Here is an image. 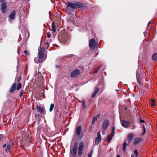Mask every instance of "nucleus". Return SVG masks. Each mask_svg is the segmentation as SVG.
<instances>
[{
  "label": "nucleus",
  "instance_id": "4468645a",
  "mask_svg": "<svg viewBox=\"0 0 157 157\" xmlns=\"http://www.w3.org/2000/svg\"><path fill=\"white\" fill-rule=\"evenodd\" d=\"M134 135L132 133H129L128 136V140L129 143H130L133 140Z\"/></svg>",
  "mask_w": 157,
  "mask_h": 157
},
{
  "label": "nucleus",
  "instance_id": "bb28decb",
  "mask_svg": "<svg viewBox=\"0 0 157 157\" xmlns=\"http://www.w3.org/2000/svg\"><path fill=\"white\" fill-rule=\"evenodd\" d=\"M23 93L24 90H21L19 95L20 98H21L22 97Z\"/></svg>",
  "mask_w": 157,
  "mask_h": 157
},
{
  "label": "nucleus",
  "instance_id": "a19ab883",
  "mask_svg": "<svg viewBox=\"0 0 157 157\" xmlns=\"http://www.w3.org/2000/svg\"><path fill=\"white\" fill-rule=\"evenodd\" d=\"M151 105L152 107H154L155 106V104L154 103H152L151 104Z\"/></svg>",
  "mask_w": 157,
  "mask_h": 157
},
{
  "label": "nucleus",
  "instance_id": "a18cd8bd",
  "mask_svg": "<svg viewBox=\"0 0 157 157\" xmlns=\"http://www.w3.org/2000/svg\"><path fill=\"white\" fill-rule=\"evenodd\" d=\"M106 141L108 143V135L106 137Z\"/></svg>",
  "mask_w": 157,
  "mask_h": 157
},
{
  "label": "nucleus",
  "instance_id": "37998d69",
  "mask_svg": "<svg viewBox=\"0 0 157 157\" xmlns=\"http://www.w3.org/2000/svg\"><path fill=\"white\" fill-rule=\"evenodd\" d=\"M92 127H89V128H88V130L89 131H90L91 130Z\"/></svg>",
  "mask_w": 157,
  "mask_h": 157
},
{
  "label": "nucleus",
  "instance_id": "a878e982",
  "mask_svg": "<svg viewBox=\"0 0 157 157\" xmlns=\"http://www.w3.org/2000/svg\"><path fill=\"white\" fill-rule=\"evenodd\" d=\"M22 86L21 83H19L17 85V86L16 87V90H19L21 88Z\"/></svg>",
  "mask_w": 157,
  "mask_h": 157
},
{
  "label": "nucleus",
  "instance_id": "0eeeda50",
  "mask_svg": "<svg viewBox=\"0 0 157 157\" xmlns=\"http://www.w3.org/2000/svg\"><path fill=\"white\" fill-rule=\"evenodd\" d=\"M7 4L6 3H4L2 4L1 10L2 13L5 14L6 13V10L7 8Z\"/></svg>",
  "mask_w": 157,
  "mask_h": 157
},
{
  "label": "nucleus",
  "instance_id": "2eb2a0df",
  "mask_svg": "<svg viewBox=\"0 0 157 157\" xmlns=\"http://www.w3.org/2000/svg\"><path fill=\"white\" fill-rule=\"evenodd\" d=\"M142 141V139L140 137H137L134 140L133 142L134 144L136 145L140 143V142Z\"/></svg>",
  "mask_w": 157,
  "mask_h": 157
},
{
  "label": "nucleus",
  "instance_id": "de8ad7c7",
  "mask_svg": "<svg viewBox=\"0 0 157 157\" xmlns=\"http://www.w3.org/2000/svg\"><path fill=\"white\" fill-rule=\"evenodd\" d=\"M95 121L92 120V124H94V123Z\"/></svg>",
  "mask_w": 157,
  "mask_h": 157
},
{
  "label": "nucleus",
  "instance_id": "864d4df0",
  "mask_svg": "<svg viewBox=\"0 0 157 157\" xmlns=\"http://www.w3.org/2000/svg\"><path fill=\"white\" fill-rule=\"evenodd\" d=\"M117 157H120L119 156V155H118L117 156Z\"/></svg>",
  "mask_w": 157,
  "mask_h": 157
},
{
  "label": "nucleus",
  "instance_id": "4be33fe9",
  "mask_svg": "<svg viewBox=\"0 0 157 157\" xmlns=\"http://www.w3.org/2000/svg\"><path fill=\"white\" fill-rule=\"evenodd\" d=\"M54 105L53 104L51 103L50 105L49 109V111L50 112H52L54 108Z\"/></svg>",
  "mask_w": 157,
  "mask_h": 157
},
{
  "label": "nucleus",
  "instance_id": "9d476101",
  "mask_svg": "<svg viewBox=\"0 0 157 157\" xmlns=\"http://www.w3.org/2000/svg\"><path fill=\"white\" fill-rule=\"evenodd\" d=\"M16 84L15 83H13L11 86V88L10 89L9 92L10 93L13 92L16 89Z\"/></svg>",
  "mask_w": 157,
  "mask_h": 157
},
{
  "label": "nucleus",
  "instance_id": "4d7b16f0",
  "mask_svg": "<svg viewBox=\"0 0 157 157\" xmlns=\"http://www.w3.org/2000/svg\"><path fill=\"white\" fill-rule=\"evenodd\" d=\"M39 122H40V120L39 121Z\"/></svg>",
  "mask_w": 157,
  "mask_h": 157
},
{
  "label": "nucleus",
  "instance_id": "5fc2aeb1",
  "mask_svg": "<svg viewBox=\"0 0 157 157\" xmlns=\"http://www.w3.org/2000/svg\"><path fill=\"white\" fill-rule=\"evenodd\" d=\"M125 108V109H127V108L126 107Z\"/></svg>",
  "mask_w": 157,
  "mask_h": 157
},
{
  "label": "nucleus",
  "instance_id": "6ab92c4d",
  "mask_svg": "<svg viewBox=\"0 0 157 157\" xmlns=\"http://www.w3.org/2000/svg\"><path fill=\"white\" fill-rule=\"evenodd\" d=\"M114 131L115 128L114 127H113L112 128V130L111 132V137H110L109 136V142L112 139V137L113 136L114 134Z\"/></svg>",
  "mask_w": 157,
  "mask_h": 157
},
{
  "label": "nucleus",
  "instance_id": "cd10ccee",
  "mask_svg": "<svg viewBox=\"0 0 157 157\" xmlns=\"http://www.w3.org/2000/svg\"><path fill=\"white\" fill-rule=\"evenodd\" d=\"M51 40L50 39L48 41L46 42V44L47 45V47H46L47 49L48 48V47L49 44V43L51 42Z\"/></svg>",
  "mask_w": 157,
  "mask_h": 157
},
{
  "label": "nucleus",
  "instance_id": "423d86ee",
  "mask_svg": "<svg viewBox=\"0 0 157 157\" xmlns=\"http://www.w3.org/2000/svg\"><path fill=\"white\" fill-rule=\"evenodd\" d=\"M96 41L95 39L92 38L90 40L89 44V47L93 49H94L95 48L96 46Z\"/></svg>",
  "mask_w": 157,
  "mask_h": 157
},
{
  "label": "nucleus",
  "instance_id": "f704fd0d",
  "mask_svg": "<svg viewBox=\"0 0 157 157\" xmlns=\"http://www.w3.org/2000/svg\"><path fill=\"white\" fill-rule=\"evenodd\" d=\"M21 80V78L20 77H19L17 78V82H20V81Z\"/></svg>",
  "mask_w": 157,
  "mask_h": 157
},
{
  "label": "nucleus",
  "instance_id": "473e14b6",
  "mask_svg": "<svg viewBox=\"0 0 157 157\" xmlns=\"http://www.w3.org/2000/svg\"><path fill=\"white\" fill-rule=\"evenodd\" d=\"M0 139H3L4 137V136L3 134H0Z\"/></svg>",
  "mask_w": 157,
  "mask_h": 157
},
{
  "label": "nucleus",
  "instance_id": "b1692460",
  "mask_svg": "<svg viewBox=\"0 0 157 157\" xmlns=\"http://www.w3.org/2000/svg\"><path fill=\"white\" fill-rule=\"evenodd\" d=\"M82 106L84 109H85L86 108V101L84 99L82 100Z\"/></svg>",
  "mask_w": 157,
  "mask_h": 157
},
{
  "label": "nucleus",
  "instance_id": "39448f33",
  "mask_svg": "<svg viewBox=\"0 0 157 157\" xmlns=\"http://www.w3.org/2000/svg\"><path fill=\"white\" fill-rule=\"evenodd\" d=\"M80 73L79 70L78 69H75L72 71L71 74V76L73 78L76 77L80 75Z\"/></svg>",
  "mask_w": 157,
  "mask_h": 157
},
{
  "label": "nucleus",
  "instance_id": "c85d7f7f",
  "mask_svg": "<svg viewBox=\"0 0 157 157\" xmlns=\"http://www.w3.org/2000/svg\"><path fill=\"white\" fill-rule=\"evenodd\" d=\"M143 132L142 134V135H144L146 133V129L144 125L143 126Z\"/></svg>",
  "mask_w": 157,
  "mask_h": 157
},
{
  "label": "nucleus",
  "instance_id": "1a4fd4ad",
  "mask_svg": "<svg viewBox=\"0 0 157 157\" xmlns=\"http://www.w3.org/2000/svg\"><path fill=\"white\" fill-rule=\"evenodd\" d=\"M16 11L14 10H13V12L11 13L9 17V18L10 20H12L15 19Z\"/></svg>",
  "mask_w": 157,
  "mask_h": 157
},
{
  "label": "nucleus",
  "instance_id": "4c0bfd02",
  "mask_svg": "<svg viewBox=\"0 0 157 157\" xmlns=\"http://www.w3.org/2000/svg\"><path fill=\"white\" fill-rule=\"evenodd\" d=\"M100 114H98L95 117L98 119V118H99L100 117Z\"/></svg>",
  "mask_w": 157,
  "mask_h": 157
},
{
  "label": "nucleus",
  "instance_id": "5701e85b",
  "mask_svg": "<svg viewBox=\"0 0 157 157\" xmlns=\"http://www.w3.org/2000/svg\"><path fill=\"white\" fill-rule=\"evenodd\" d=\"M152 59L154 60L157 61V53H155L153 55Z\"/></svg>",
  "mask_w": 157,
  "mask_h": 157
},
{
  "label": "nucleus",
  "instance_id": "c9c22d12",
  "mask_svg": "<svg viewBox=\"0 0 157 157\" xmlns=\"http://www.w3.org/2000/svg\"><path fill=\"white\" fill-rule=\"evenodd\" d=\"M47 35L48 37V38H49L50 37L51 35L48 32L47 33Z\"/></svg>",
  "mask_w": 157,
  "mask_h": 157
},
{
  "label": "nucleus",
  "instance_id": "dca6fc26",
  "mask_svg": "<svg viewBox=\"0 0 157 157\" xmlns=\"http://www.w3.org/2000/svg\"><path fill=\"white\" fill-rule=\"evenodd\" d=\"M103 128L104 130H106L108 126V120H106L104 121L102 124Z\"/></svg>",
  "mask_w": 157,
  "mask_h": 157
},
{
  "label": "nucleus",
  "instance_id": "09e8293b",
  "mask_svg": "<svg viewBox=\"0 0 157 157\" xmlns=\"http://www.w3.org/2000/svg\"><path fill=\"white\" fill-rule=\"evenodd\" d=\"M40 116V114H38L36 115V116L37 117H39Z\"/></svg>",
  "mask_w": 157,
  "mask_h": 157
},
{
  "label": "nucleus",
  "instance_id": "393cba45",
  "mask_svg": "<svg viewBox=\"0 0 157 157\" xmlns=\"http://www.w3.org/2000/svg\"><path fill=\"white\" fill-rule=\"evenodd\" d=\"M100 67H96L95 69L94 70V74H96L97 73L98 71L99 70Z\"/></svg>",
  "mask_w": 157,
  "mask_h": 157
},
{
  "label": "nucleus",
  "instance_id": "58836bf2",
  "mask_svg": "<svg viewBox=\"0 0 157 157\" xmlns=\"http://www.w3.org/2000/svg\"><path fill=\"white\" fill-rule=\"evenodd\" d=\"M105 130H104V129H103V130L102 131V134L103 135H104L105 134Z\"/></svg>",
  "mask_w": 157,
  "mask_h": 157
},
{
  "label": "nucleus",
  "instance_id": "20e7f679",
  "mask_svg": "<svg viewBox=\"0 0 157 157\" xmlns=\"http://www.w3.org/2000/svg\"><path fill=\"white\" fill-rule=\"evenodd\" d=\"M44 48H41L40 47V49H38V56L39 59V63H42L43 61V57L44 56Z\"/></svg>",
  "mask_w": 157,
  "mask_h": 157
},
{
  "label": "nucleus",
  "instance_id": "9b49d317",
  "mask_svg": "<svg viewBox=\"0 0 157 157\" xmlns=\"http://www.w3.org/2000/svg\"><path fill=\"white\" fill-rule=\"evenodd\" d=\"M82 131V127L81 126H77L76 128L75 133L77 135H79L81 134V132Z\"/></svg>",
  "mask_w": 157,
  "mask_h": 157
},
{
  "label": "nucleus",
  "instance_id": "7ed1b4c3",
  "mask_svg": "<svg viewBox=\"0 0 157 157\" xmlns=\"http://www.w3.org/2000/svg\"><path fill=\"white\" fill-rule=\"evenodd\" d=\"M59 39L63 43H65L70 38V36L67 33L59 34L58 35Z\"/></svg>",
  "mask_w": 157,
  "mask_h": 157
},
{
  "label": "nucleus",
  "instance_id": "72a5a7b5",
  "mask_svg": "<svg viewBox=\"0 0 157 157\" xmlns=\"http://www.w3.org/2000/svg\"><path fill=\"white\" fill-rule=\"evenodd\" d=\"M0 2L2 3V4L3 3H6L5 2V0H0Z\"/></svg>",
  "mask_w": 157,
  "mask_h": 157
},
{
  "label": "nucleus",
  "instance_id": "3c124183",
  "mask_svg": "<svg viewBox=\"0 0 157 157\" xmlns=\"http://www.w3.org/2000/svg\"><path fill=\"white\" fill-rule=\"evenodd\" d=\"M134 126H133V128H132V129H134Z\"/></svg>",
  "mask_w": 157,
  "mask_h": 157
},
{
  "label": "nucleus",
  "instance_id": "6e6d98bb",
  "mask_svg": "<svg viewBox=\"0 0 157 157\" xmlns=\"http://www.w3.org/2000/svg\"><path fill=\"white\" fill-rule=\"evenodd\" d=\"M138 76V75L137 74V77Z\"/></svg>",
  "mask_w": 157,
  "mask_h": 157
},
{
  "label": "nucleus",
  "instance_id": "412c9836",
  "mask_svg": "<svg viewBox=\"0 0 157 157\" xmlns=\"http://www.w3.org/2000/svg\"><path fill=\"white\" fill-rule=\"evenodd\" d=\"M127 145L128 144L126 142H124L123 143V150L124 152H125L126 151V148H127Z\"/></svg>",
  "mask_w": 157,
  "mask_h": 157
},
{
  "label": "nucleus",
  "instance_id": "c03bdc74",
  "mask_svg": "<svg viewBox=\"0 0 157 157\" xmlns=\"http://www.w3.org/2000/svg\"><path fill=\"white\" fill-rule=\"evenodd\" d=\"M6 144H4L3 145V146H2V147H3V148H5V147H6Z\"/></svg>",
  "mask_w": 157,
  "mask_h": 157
},
{
  "label": "nucleus",
  "instance_id": "2f4dec72",
  "mask_svg": "<svg viewBox=\"0 0 157 157\" xmlns=\"http://www.w3.org/2000/svg\"><path fill=\"white\" fill-rule=\"evenodd\" d=\"M24 53L26 55H29V52L28 51H25L24 52Z\"/></svg>",
  "mask_w": 157,
  "mask_h": 157
},
{
  "label": "nucleus",
  "instance_id": "f03ea898",
  "mask_svg": "<svg viewBox=\"0 0 157 157\" xmlns=\"http://www.w3.org/2000/svg\"><path fill=\"white\" fill-rule=\"evenodd\" d=\"M68 6H67V8L69 6L70 8L73 9H77L80 8L82 9H84L87 8L86 4L78 2H76L75 3L68 2Z\"/></svg>",
  "mask_w": 157,
  "mask_h": 157
},
{
  "label": "nucleus",
  "instance_id": "ea45409f",
  "mask_svg": "<svg viewBox=\"0 0 157 157\" xmlns=\"http://www.w3.org/2000/svg\"><path fill=\"white\" fill-rule=\"evenodd\" d=\"M55 67L56 68H60V65H56L55 66Z\"/></svg>",
  "mask_w": 157,
  "mask_h": 157
},
{
  "label": "nucleus",
  "instance_id": "49530a36",
  "mask_svg": "<svg viewBox=\"0 0 157 157\" xmlns=\"http://www.w3.org/2000/svg\"><path fill=\"white\" fill-rule=\"evenodd\" d=\"M140 122L141 123H144V120H140Z\"/></svg>",
  "mask_w": 157,
  "mask_h": 157
},
{
  "label": "nucleus",
  "instance_id": "a211bd4d",
  "mask_svg": "<svg viewBox=\"0 0 157 157\" xmlns=\"http://www.w3.org/2000/svg\"><path fill=\"white\" fill-rule=\"evenodd\" d=\"M36 109L37 111L40 113H42L44 111V109L40 107L38 105H36Z\"/></svg>",
  "mask_w": 157,
  "mask_h": 157
},
{
  "label": "nucleus",
  "instance_id": "f257e3e1",
  "mask_svg": "<svg viewBox=\"0 0 157 157\" xmlns=\"http://www.w3.org/2000/svg\"><path fill=\"white\" fill-rule=\"evenodd\" d=\"M78 142L75 141L74 143V146L72 149L70 151V154L72 157H76L78 151V155L79 156H80L82 154L84 148V144L82 141H81L79 145L78 149Z\"/></svg>",
  "mask_w": 157,
  "mask_h": 157
},
{
  "label": "nucleus",
  "instance_id": "8fccbe9b",
  "mask_svg": "<svg viewBox=\"0 0 157 157\" xmlns=\"http://www.w3.org/2000/svg\"><path fill=\"white\" fill-rule=\"evenodd\" d=\"M150 23H151V21H149L148 24V25H149L150 24Z\"/></svg>",
  "mask_w": 157,
  "mask_h": 157
},
{
  "label": "nucleus",
  "instance_id": "7c9ffc66",
  "mask_svg": "<svg viewBox=\"0 0 157 157\" xmlns=\"http://www.w3.org/2000/svg\"><path fill=\"white\" fill-rule=\"evenodd\" d=\"M92 153H93V151L92 150L89 153V154H88V157H91Z\"/></svg>",
  "mask_w": 157,
  "mask_h": 157
},
{
  "label": "nucleus",
  "instance_id": "c756f323",
  "mask_svg": "<svg viewBox=\"0 0 157 157\" xmlns=\"http://www.w3.org/2000/svg\"><path fill=\"white\" fill-rule=\"evenodd\" d=\"M134 153L136 155V157H137L138 155V152L137 150H136L134 151Z\"/></svg>",
  "mask_w": 157,
  "mask_h": 157
},
{
  "label": "nucleus",
  "instance_id": "ddd939ff",
  "mask_svg": "<svg viewBox=\"0 0 157 157\" xmlns=\"http://www.w3.org/2000/svg\"><path fill=\"white\" fill-rule=\"evenodd\" d=\"M12 147V144L10 142L7 145L5 149V152L8 153L9 150Z\"/></svg>",
  "mask_w": 157,
  "mask_h": 157
},
{
  "label": "nucleus",
  "instance_id": "f8f14e48",
  "mask_svg": "<svg viewBox=\"0 0 157 157\" xmlns=\"http://www.w3.org/2000/svg\"><path fill=\"white\" fill-rule=\"evenodd\" d=\"M121 122L122 126L125 128L128 127L129 122L124 120L121 121Z\"/></svg>",
  "mask_w": 157,
  "mask_h": 157
},
{
  "label": "nucleus",
  "instance_id": "e433bc0d",
  "mask_svg": "<svg viewBox=\"0 0 157 157\" xmlns=\"http://www.w3.org/2000/svg\"><path fill=\"white\" fill-rule=\"evenodd\" d=\"M97 118L95 117H93V121H97Z\"/></svg>",
  "mask_w": 157,
  "mask_h": 157
},
{
  "label": "nucleus",
  "instance_id": "aec40b11",
  "mask_svg": "<svg viewBox=\"0 0 157 157\" xmlns=\"http://www.w3.org/2000/svg\"><path fill=\"white\" fill-rule=\"evenodd\" d=\"M55 23L54 22H52V30L53 31V32L54 33L56 31V26L55 25Z\"/></svg>",
  "mask_w": 157,
  "mask_h": 157
},
{
  "label": "nucleus",
  "instance_id": "79ce46f5",
  "mask_svg": "<svg viewBox=\"0 0 157 157\" xmlns=\"http://www.w3.org/2000/svg\"><path fill=\"white\" fill-rule=\"evenodd\" d=\"M155 101V100L154 99H152L151 100V102L152 103H154Z\"/></svg>",
  "mask_w": 157,
  "mask_h": 157
},
{
  "label": "nucleus",
  "instance_id": "6e6552de",
  "mask_svg": "<svg viewBox=\"0 0 157 157\" xmlns=\"http://www.w3.org/2000/svg\"><path fill=\"white\" fill-rule=\"evenodd\" d=\"M101 140V136L100 134V132H98V136L95 139V144L96 145H98L99 144Z\"/></svg>",
  "mask_w": 157,
  "mask_h": 157
},
{
  "label": "nucleus",
  "instance_id": "f3484780",
  "mask_svg": "<svg viewBox=\"0 0 157 157\" xmlns=\"http://www.w3.org/2000/svg\"><path fill=\"white\" fill-rule=\"evenodd\" d=\"M99 90V88L97 86H96L95 89V91L92 95V97L94 98L96 96Z\"/></svg>",
  "mask_w": 157,
  "mask_h": 157
},
{
  "label": "nucleus",
  "instance_id": "603ef678",
  "mask_svg": "<svg viewBox=\"0 0 157 157\" xmlns=\"http://www.w3.org/2000/svg\"><path fill=\"white\" fill-rule=\"evenodd\" d=\"M132 157H134V156L132 155Z\"/></svg>",
  "mask_w": 157,
  "mask_h": 157
}]
</instances>
